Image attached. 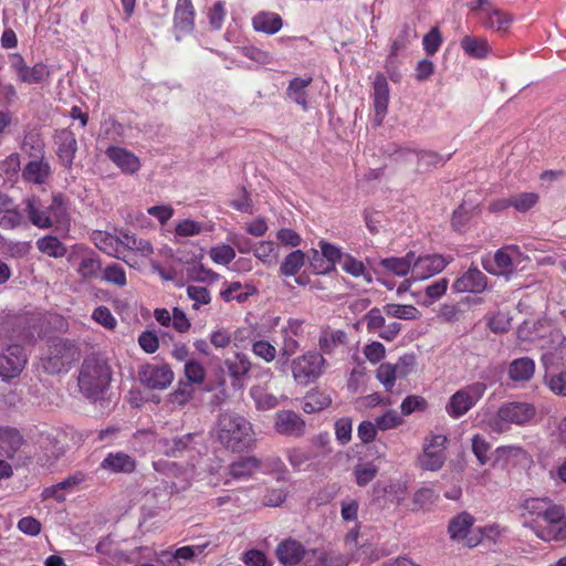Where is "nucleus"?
I'll list each match as a JSON object with an SVG mask.
<instances>
[{
	"mask_svg": "<svg viewBox=\"0 0 566 566\" xmlns=\"http://www.w3.org/2000/svg\"><path fill=\"white\" fill-rule=\"evenodd\" d=\"M522 517L536 536L545 542L566 539V514L548 497H530L522 504Z\"/></svg>",
	"mask_w": 566,
	"mask_h": 566,
	"instance_id": "1",
	"label": "nucleus"
},
{
	"mask_svg": "<svg viewBox=\"0 0 566 566\" xmlns=\"http://www.w3.org/2000/svg\"><path fill=\"white\" fill-rule=\"evenodd\" d=\"M218 427L219 441L232 452H242L252 446V428L243 417L222 413Z\"/></svg>",
	"mask_w": 566,
	"mask_h": 566,
	"instance_id": "2",
	"label": "nucleus"
},
{
	"mask_svg": "<svg viewBox=\"0 0 566 566\" xmlns=\"http://www.w3.org/2000/svg\"><path fill=\"white\" fill-rule=\"evenodd\" d=\"M112 380L109 366L96 357L84 359L80 376L78 386L82 392L91 399L101 398L108 388Z\"/></svg>",
	"mask_w": 566,
	"mask_h": 566,
	"instance_id": "3",
	"label": "nucleus"
},
{
	"mask_svg": "<svg viewBox=\"0 0 566 566\" xmlns=\"http://www.w3.org/2000/svg\"><path fill=\"white\" fill-rule=\"evenodd\" d=\"M326 359L316 350H308L291 363V371L294 381L301 386L315 382L325 371Z\"/></svg>",
	"mask_w": 566,
	"mask_h": 566,
	"instance_id": "4",
	"label": "nucleus"
},
{
	"mask_svg": "<svg viewBox=\"0 0 566 566\" xmlns=\"http://www.w3.org/2000/svg\"><path fill=\"white\" fill-rule=\"evenodd\" d=\"M536 410L532 403L527 402H506L503 403L494 419L490 421L493 431L502 432L504 424L523 426L535 417Z\"/></svg>",
	"mask_w": 566,
	"mask_h": 566,
	"instance_id": "5",
	"label": "nucleus"
},
{
	"mask_svg": "<svg viewBox=\"0 0 566 566\" xmlns=\"http://www.w3.org/2000/svg\"><path fill=\"white\" fill-rule=\"evenodd\" d=\"M485 390L486 385L481 381L464 386L450 397L446 406L447 413L453 419H459L478 403Z\"/></svg>",
	"mask_w": 566,
	"mask_h": 566,
	"instance_id": "6",
	"label": "nucleus"
},
{
	"mask_svg": "<svg viewBox=\"0 0 566 566\" xmlns=\"http://www.w3.org/2000/svg\"><path fill=\"white\" fill-rule=\"evenodd\" d=\"M475 518L468 512H461L449 521L448 534L452 541L467 547L478 546L483 538L482 528H473Z\"/></svg>",
	"mask_w": 566,
	"mask_h": 566,
	"instance_id": "7",
	"label": "nucleus"
},
{
	"mask_svg": "<svg viewBox=\"0 0 566 566\" xmlns=\"http://www.w3.org/2000/svg\"><path fill=\"white\" fill-rule=\"evenodd\" d=\"M447 437L443 434H434L423 446V453L419 458L421 469L437 471L441 469L446 461L444 444Z\"/></svg>",
	"mask_w": 566,
	"mask_h": 566,
	"instance_id": "8",
	"label": "nucleus"
},
{
	"mask_svg": "<svg viewBox=\"0 0 566 566\" xmlns=\"http://www.w3.org/2000/svg\"><path fill=\"white\" fill-rule=\"evenodd\" d=\"M27 364L24 348L20 345H10L0 355V376L11 379L21 374Z\"/></svg>",
	"mask_w": 566,
	"mask_h": 566,
	"instance_id": "9",
	"label": "nucleus"
},
{
	"mask_svg": "<svg viewBox=\"0 0 566 566\" xmlns=\"http://www.w3.org/2000/svg\"><path fill=\"white\" fill-rule=\"evenodd\" d=\"M449 263L450 259L442 254L419 255L412 262L411 275L415 280H427L440 273Z\"/></svg>",
	"mask_w": 566,
	"mask_h": 566,
	"instance_id": "10",
	"label": "nucleus"
},
{
	"mask_svg": "<svg viewBox=\"0 0 566 566\" xmlns=\"http://www.w3.org/2000/svg\"><path fill=\"white\" fill-rule=\"evenodd\" d=\"M488 287L486 275L476 268H470L452 284L454 293H473L480 294Z\"/></svg>",
	"mask_w": 566,
	"mask_h": 566,
	"instance_id": "11",
	"label": "nucleus"
},
{
	"mask_svg": "<svg viewBox=\"0 0 566 566\" xmlns=\"http://www.w3.org/2000/svg\"><path fill=\"white\" fill-rule=\"evenodd\" d=\"M140 380L149 388L165 389L174 380V371L166 365H146L139 373Z\"/></svg>",
	"mask_w": 566,
	"mask_h": 566,
	"instance_id": "12",
	"label": "nucleus"
},
{
	"mask_svg": "<svg viewBox=\"0 0 566 566\" xmlns=\"http://www.w3.org/2000/svg\"><path fill=\"white\" fill-rule=\"evenodd\" d=\"M274 429L283 436L302 437L305 431V421L292 410H281L275 413Z\"/></svg>",
	"mask_w": 566,
	"mask_h": 566,
	"instance_id": "13",
	"label": "nucleus"
},
{
	"mask_svg": "<svg viewBox=\"0 0 566 566\" xmlns=\"http://www.w3.org/2000/svg\"><path fill=\"white\" fill-rule=\"evenodd\" d=\"M389 102V87L386 77L378 73L374 81V108L376 126H380L387 113Z\"/></svg>",
	"mask_w": 566,
	"mask_h": 566,
	"instance_id": "14",
	"label": "nucleus"
},
{
	"mask_svg": "<svg viewBox=\"0 0 566 566\" xmlns=\"http://www.w3.org/2000/svg\"><path fill=\"white\" fill-rule=\"evenodd\" d=\"M23 444L24 438L17 428L0 426V457L13 459Z\"/></svg>",
	"mask_w": 566,
	"mask_h": 566,
	"instance_id": "15",
	"label": "nucleus"
},
{
	"mask_svg": "<svg viewBox=\"0 0 566 566\" xmlns=\"http://www.w3.org/2000/svg\"><path fill=\"white\" fill-rule=\"evenodd\" d=\"M136 460L129 454L118 451L109 452L104 460L101 462L99 468L102 470L109 471L112 473H125L130 474L136 470Z\"/></svg>",
	"mask_w": 566,
	"mask_h": 566,
	"instance_id": "16",
	"label": "nucleus"
},
{
	"mask_svg": "<svg viewBox=\"0 0 566 566\" xmlns=\"http://www.w3.org/2000/svg\"><path fill=\"white\" fill-rule=\"evenodd\" d=\"M275 554L279 562L284 566H294L303 559L305 548L301 542L287 538L277 545Z\"/></svg>",
	"mask_w": 566,
	"mask_h": 566,
	"instance_id": "17",
	"label": "nucleus"
},
{
	"mask_svg": "<svg viewBox=\"0 0 566 566\" xmlns=\"http://www.w3.org/2000/svg\"><path fill=\"white\" fill-rule=\"evenodd\" d=\"M105 154L123 172L134 174L140 168L139 159L125 148L111 146Z\"/></svg>",
	"mask_w": 566,
	"mask_h": 566,
	"instance_id": "18",
	"label": "nucleus"
},
{
	"mask_svg": "<svg viewBox=\"0 0 566 566\" xmlns=\"http://www.w3.org/2000/svg\"><path fill=\"white\" fill-rule=\"evenodd\" d=\"M480 20L484 28L491 29L497 33H506L514 21V17L502 9L495 8L483 13Z\"/></svg>",
	"mask_w": 566,
	"mask_h": 566,
	"instance_id": "19",
	"label": "nucleus"
},
{
	"mask_svg": "<svg viewBox=\"0 0 566 566\" xmlns=\"http://www.w3.org/2000/svg\"><path fill=\"white\" fill-rule=\"evenodd\" d=\"M310 264L316 274H325L334 270L342 250H312Z\"/></svg>",
	"mask_w": 566,
	"mask_h": 566,
	"instance_id": "20",
	"label": "nucleus"
},
{
	"mask_svg": "<svg viewBox=\"0 0 566 566\" xmlns=\"http://www.w3.org/2000/svg\"><path fill=\"white\" fill-rule=\"evenodd\" d=\"M485 271L493 275H509L514 266L512 258L504 250H496L493 256H486L482 261Z\"/></svg>",
	"mask_w": 566,
	"mask_h": 566,
	"instance_id": "21",
	"label": "nucleus"
},
{
	"mask_svg": "<svg viewBox=\"0 0 566 566\" xmlns=\"http://www.w3.org/2000/svg\"><path fill=\"white\" fill-rule=\"evenodd\" d=\"M57 156L62 164L70 168L77 150L75 135L71 130L63 129L57 135Z\"/></svg>",
	"mask_w": 566,
	"mask_h": 566,
	"instance_id": "22",
	"label": "nucleus"
},
{
	"mask_svg": "<svg viewBox=\"0 0 566 566\" xmlns=\"http://www.w3.org/2000/svg\"><path fill=\"white\" fill-rule=\"evenodd\" d=\"M93 240L96 248H99V243L109 247L122 245L123 248H132V245L136 244L134 234H130L129 231H117L116 229L114 230V233L102 231L95 232Z\"/></svg>",
	"mask_w": 566,
	"mask_h": 566,
	"instance_id": "23",
	"label": "nucleus"
},
{
	"mask_svg": "<svg viewBox=\"0 0 566 566\" xmlns=\"http://www.w3.org/2000/svg\"><path fill=\"white\" fill-rule=\"evenodd\" d=\"M261 468V461L255 457H243L233 461L229 468V475L234 480L251 478Z\"/></svg>",
	"mask_w": 566,
	"mask_h": 566,
	"instance_id": "24",
	"label": "nucleus"
},
{
	"mask_svg": "<svg viewBox=\"0 0 566 566\" xmlns=\"http://www.w3.org/2000/svg\"><path fill=\"white\" fill-rule=\"evenodd\" d=\"M535 373V363L530 357H521L511 361L509 377L515 382H525L532 379Z\"/></svg>",
	"mask_w": 566,
	"mask_h": 566,
	"instance_id": "25",
	"label": "nucleus"
},
{
	"mask_svg": "<svg viewBox=\"0 0 566 566\" xmlns=\"http://www.w3.org/2000/svg\"><path fill=\"white\" fill-rule=\"evenodd\" d=\"M195 10L191 0H178L175 9V27L181 32L193 29Z\"/></svg>",
	"mask_w": 566,
	"mask_h": 566,
	"instance_id": "26",
	"label": "nucleus"
},
{
	"mask_svg": "<svg viewBox=\"0 0 566 566\" xmlns=\"http://www.w3.org/2000/svg\"><path fill=\"white\" fill-rule=\"evenodd\" d=\"M25 211L34 226L43 229L53 226L51 214L45 211V208L43 209L39 198L31 197L25 199Z\"/></svg>",
	"mask_w": 566,
	"mask_h": 566,
	"instance_id": "27",
	"label": "nucleus"
},
{
	"mask_svg": "<svg viewBox=\"0 0 566 566\" xmlns=\"http://www.w3.org/2000/svg\"><path fill=\"white\" fill-rule=\"evenodd\" d=\"M347 342V334L342 329H326L318 338V346L323 354L331 355Z\"/></svg>",
	"mask_w": 566,
	"mask_h": 566,
	"instance_id": "28",
	"label": "nucleus"
},
{
	"mask_svg": "<svg viewBox=\"0 0 566 566\" xmlns=\"http://www.w3.org/2000/svg\"><path fill=\"white\" fill-rule=\"evenodd\" d=\"M50 176V166L40 159L35 158L27 164L22 171V177L25 181L42 185L46 181Z\"/></svg>",
	"mask_w": 566,
	"mask_h": 566,
	"instance_id": "29",
	"label": "nucleus"
},
{
	"mask_svg": "<svg viewBox=\"0 0 566 566\" xmlns=\"http://www.w3.org/2000/svg\"><path fill=\"white\" fill-rule=\"evenodd\" d=\"M283 25L282 18L273 12H260L253 18V27L259 32L274 34Z\"/></svg>",
	"mask_w": 566,
	"mask_h": 566,
	"instance_id": "30",
	"label": "nucleus"
},
{
	"mask_svg": "<svg viewBox=\"0 0 566 566\" xmlns=\"http://www.w3.org/2000/svg\"><path fill=\"white\" fill-rule=\"evenodd\" d=\"M332 403V398L328 394L321 390H312L306 394L302 405V409L306 413L319 412Z\"/></svg>",
	"mask_w": 566,
	"mask_h": 566,
	"instance_id": "31",
	"label": "nucleus"
},
{
	"mask_svg": "<svg viewBox=\"0 0 566 566\" xmlns=\"http://www.w3.org/2000/svg\"><path fill=\"white\" fill-rule=\"evenodd\" d=\"M461 48L468 55L475 59H483L490 52V45L485 39L470 35H465L461 40Z\"/></svg>",
	"mask_w": 566,
	"mask_h": 566,
	"instance_id": "32",
	"label": "nucleus"
},
{
	"mask_svg": "<svg viewBox=\"0 0 566 566\" xmlns=\"http://www.w3.org/2000/svg\"><path fill=\"white\" fill-rule=\"evenodd\" d=\"M39 444L44 451L43 455H38V462L41 463V465H51L62 454V449L57 446V442L49 436L41 437Z\"/></svg>",
	"mask_w": 566,
	"mask_h": 566,
	"instance_id": "33",
	"label": "nucleus"
},
{
	"mask_svg": "<svg viewBox=\"0 0 566 566\" xmlns=\"http://www.w3.org/2000/svg\"><path fill=\"white\" fill-rule=\"evenodd\" d=\"M379 469L373 462H358L353 469V475L358 486L368 485L378 474Z\"/></svg>",
	"mask_w": 566,
	"mask_h": 566,
	"instance_id": "34",
	"label": "nucleus"
},
{
	"mask_svg": "<svg viewBox=\"0 0 566 566\" xmlns=\"http://www.w3.org/2000/svg\"><path fill=\"white\" fill-rule=\"evenodd\" d=\"M384 313L390 317L413 321L420 317V311L410 304H386Z\"/></svg>",
	"mask_w": 566,
	"mask_h": 566,
	"instance_id": "35",
	"label": "nucleus"
},
{
	"mask_svg": "<svg viewBox=\"0 0 566 566\" xmlns=\"http://www.w3.org/2000/svg\"><path fill=\"white\" fill-rule=\"evenodd\" d=\"M479 208L478 205L468 206L463 201L454 211L451 218V226L457 231H462L473 217L474 211Z\"/></svg>",
	"mask_w": 566,
	"mask_h": 566,
	"instance_id": "36",
	"label": "nucleus"
},
{
	"mask_svg": "<svg viewBox=\"0 0 566 566\" xmlns=\"http://www.w3.org/2000/svg\"><path fill=\"white\" fill-rule=\"evenodd\" d=\"M226 366L230 376L239 380L250 371L251 361L244 354L237 353L232 359L226 360Z\"/></svg>",
	"mask_w": 566,
	"mask_h": 566,
	"instance_id": "37",
	"label": "nucleus"
},
{
	"mask_svg": "<svg viewBox=\"0 0 566 566\" xmlns=\"http://www.w3.org/2000/svg\"><path fill=\"white\" fill-rule=\"evenodd\" d=\"M195 388L191 384L179 381L178 387L169 394L168 401L174 407L186 406L193 397Z\"/></svg>",
	"mask_w": 566,
	"mask_h": 566,
	"instance_id": "38",
	"label": "nucleus"
},
{
	"mask_svg": "<svg viewBox=\"0 0 566 566\" xmlns=\"http://www.w3.org/2000/svg\"><path fill=\"white\" fill-rule=\"evenodd\" d=\"M311 83H312V77H307V78L295 77V78H293L289 84L287 95L295 103L302 105L303 107H306L305 87L308 86Z\"/></svg>",
	"mask_w": 566,
	"mask_h": 566,
	"instance_id": "39",
	"label": "nucleus"
},
{
	"mask_svg": "<svg viewBox=\"0 0 566 566\" xmlns=\"http://www.w3.org/2000/svg\"><path fill=\"white\" fill-rule=\"evenodd\" d=\"M184 373L187 378L186 382L193 385H202L206 380V369L201 363L191 358L186 360Z\"/></svg>",
	"mask_w": 566,
	"mask_h": 566,
	"instance_id": "40",
	"label": "nucleus"
},
{
	"mask_svg": "<svg viewBox=\"0 0 566 566\" xmlns=\"http://www.w3.org/2000/svg\"><path fill=\"white\" fill-rule=\"evenodd\" d=\"M511 206L518 212L525 213L535 207L539 200L536 192H521L510 197Z\"/></svg>",
	"mask_w": 566,
	"mask_h": 566,
	"instance_id": "41",
	"label": "nucleus"
},
{
	"mask_svg": "<svg viewBox=\"0 0 566 566\" xmlns=\"http://www.w3.org/2000/svg\"><path fill=\"white\" fill-rule=\"evenodd\" d=\"M415 260V254L412 251H410L407 254L406 259L402 258H391L385 260L384 264L385 266L394 272L396 275L403 276L412 269L411 262Z\"/></svg>",
	"mask_w": 566,
	"mask_h": 566,
	"instance_id": "42",
	"label": "nucleus"
},
{
	"mask_svg": "<svg viewBox=\"0 0 566 566\" xmlns=\"http://www.w3.org/2000/svg\"><path fill=\"white\" fill-rule=\"evenodd\" d=\"M49 75L46 66L42 63L35 64L33 67L21 66L20 80L24 83L35 84L44 81Z\"/></svg>",
	"mask_w": 566,
	"mask_h": 566,
	"instance_id": "43",
	"label": "nucleus"
},
{
	"mask_svg": "<svg viewBox=\"0 0 566 566\" xmlns=\"http://www.w3.org/2000/svg\"><path fill=\"white\" fill-rule=\"evenodd\" d=\"M304 264V254L302 250H293L283 261L281 273L290 276L295 275Z\"/></svg>",
	"mask_w": 566,
	"mask_h": 566,
	"instance_id": "44",
	"label": "nucleus"
},
{
	"mask_svg": "<svg viewBox=\"0 0 566 566\" xmlns=\"http://www.w3.org/2000/svg\"><path fill=\"white\" fill-rule=\"evenodd\" d=\"M102 272V264L95 258H84L77 268V273L85 281L98 277Z\"/></svg>",
	"mask_w": 566,
	"mask_h": 566,
	"instance_id": "45",
	"label": "nucleus"
},
{
	"mask_svg": "<svg viewBox=\"0 0 566 566\" xmlns=\"http://www.w3.org/2000/svg\"><path fill=\"white\" fill-rule=\"evenodd\" d=\"M192 439H193V434L188 433L182 437L174 438L171 441H169L167 439L160 440L159 444H164L166 447L164 452L167 455L177 457V454L179 452H182L184 450H186L188 448V446L190 444Z\"/></svg>",
	"mask_w": 566,
	"mask_h": 566,
	"instance_id": "46",
	"label": "nucleus"
},
{
	"mask_svg": "<svg viewBox=\"0 0 566 566\" xmlns=\"http://www.w3.org/2000/svg\"><path fill=\"white\" fill-rule=\"evenodd\" d=\"M102 277L107 283L119 287L125 286L127 283L125 270L117 263L107 265L103 271Z\"/></svg>",
	"mask_w": 566,
	"mask_h": 566,
	"instance_id": "47",
	"label": "nucleus"
},
{
	"mask_svg": "<svg viewBox=\"0 0 566 566\" xmlns=\"http://www.w3.org/2000/svg\"><path fill=\"white\" fill-rule=\"evenodd\" d=\"M376 378L384 385L387 391H391L396 380L398 379V376L392 364L382 363L377 368Z\"/></svg>",
	"mask_w": 566,
	"mask_h": 566,
	"instance_id": "48",
	"label": "nucleus"
},
{
	"mask_svg": "<svg viewBox=\"0 0 566 566\" xmlns=\"http://www.w3.org/2000/svg\"><path fill=\"white\" fill-rule=\"evenodd\" d=\"M45 211L51 214L54 222H62L66 217V205L62 193H56L52 197L51 203L45 207Z\"/></svg>",
	"mask_w": 566,
	"mask_h": 566,
	"instance_id": "49",
	"label": "nucleus"
},
{
	"mask_svg": "<svg viewBox=\"0 0 566 566\" xmlns=\"http://www.w3.org/2000/svg\"><path fill=\"white\" fill-rule=\"evenodd\" d=\"M376 426L379 430L386 431L395 429L403 423L401 415L396 410H387L382 416L376 418Z\"/></svg>",
	"mask_w": 566,
	"mask_h": 566,
	"instance_id": "50",
	"label": "nucleus"
},
{
	"mask_svg": "<svg viewBox=\"0 0 566 566\" xmlns=\"http://www.w3.org/2000/svg\"><path fill=\"white\" fill-rule=\"evenodd\" d=\"M384 308L378 307L370 308L364 316L368 333H379L380 328L385 326V317L382 315Z\"/></svg>",
	"mask_w": 566,
	"mask_h": 566,
	"instance_id": "51",
	"label": "nucleus"
},
{
	"mask_svg": "<svg viewBox=\"0 0 566 566\" xmlns=\"http://www.w3.org/2000/svg\"><path fill=\"white\" fill-rule=\"evenodd\" d=\"M337 262L346 273L352 274L355 277H358L365 273L366 268L364 263L352 258L350 255H343L342 252H339Z\"/></svg>",
	"mask_w": 566,
	"mask_h": 566,
	"instance_id": "52",
	"label": "nucleus"
},
{
	"mask_svg": "<svg viewBox=\"0 0 566 566\" xmlns=\"http://www.w3.org/2000/svg\"><path fill=\"white\" fill-rule=\"evenodd\" d=\"M187 294L193 301L192 307L198 310L201 305H207L211 302L210 292L207 287L200 285H189Z\"/></svg>",
	"mask_w": 566,
	"mask_h": 566,
	"instance_id": "53",
	"label": "nucleus"
},
{
	"mask_svg": "<svg viewBox=\"0 0 566 566\" xmlns=\"http://www.w3.org/2000/svg\"><path fill=\"white\" fill-rule=\"evenodd\" d=\"M252 352L259 358L271 363L276 357V348L268 340L260 339L252 343Z\"/></svg>",
	"mask_w": 566,
	"mask_h": 566,
	"instance_id": "54",
	"label": "nucleus"
},
{
	"mask_svg": "<svg viewBox=\"0 0 566 566\" xmlns=\"http://www.w3.org/2000/svg\"><path fill=\"white\" fill-rule=\"evenodd\" d=\"M424 51L428 55H434L441 43H442V35L438 27H433L424 36L422 40Z\"/></svg>",
	"mask_w": 566,
	"mask_h": 566,
	"instance_id": "55",
	"label": "nucleus"
},
{
	"mask_svg": "<svg viewBox=\"0 0 566 566\" xmlns=\"http://www.w3.org/2000/svg\"><path fill=\"white\" fill-rule=\"evenodd\" d=\"M545 384L555 395L566 397V370L546 376Z\"/></svg>",
	"mask_w": 566,
	"mask_h": 566,
	"instance_id": "56",
	"label": "nucleus"
},
{
	"mask_svg": "<svg viewBox=\"0 0 566 566\" xmlns=\"http://www.w3.org/2000/svg\"><path fill=\"white\" fill-rule=\"evenodd\" d=\"M286 457L294 470H301L302 467L311 460V453L303 448H292L286 451Z\"/></svg>",
	"mask_w": 566,
	"mask_h": 566,
	"instance_id": "57",
	"label": "nucleus"
},
{
	"mask_svg": "<svg viewBox=\"0 0 566 566\" xmlns=\"http://www.w3.org/2000/svg\"><path fill=\"white\" fill-rule=\"evenodd\" d=\"M490 448V443L482 436L475 434L472 438V451L481 465L489 461L488 452Z\"/></svg>",
	"mask_w": 566,
	"mask_h": 566,
	"instance_id": "58",
	"label": "nucleus"
},
{
	"mask_svg": "<svg viewBox=\"0 0 566 566\" xmlns=\"http://www.w3.org/2000/svg\"><path fill=\"white\" fill-rule=\"evenodd\" d=\"M428 403L423 397L420 396H408L401 402V413L409 416L417 410H424Z\"/></svg>",
	"mask_w": 566,
	"mask_h": 566,
	"instance_id": "59",
	"label": "nucleus"
},
{
	"mask_svg": "<svg viewBox=\"0 0 566 566\" xmlns=\"http://www.w3.org/2000/svg\"><path fill=\"white\" fill-rule=\"evenodd\" d=\"M92 317L95 322H97L107 329H113L117 324V321L113 316L109 308L104 305L96 307L93 312Z\"/></svg>",
	"mask_w": 566,
	"mask_h": 566,
	"instance_id": "60",
	"label": "nucleus"
},
{
	"mask_svg": "<svg viewBox=\"0 0 566 566\" xmlns=\"http://www.w3.org/2000/svg\"><path fill=\"white\" fill-rule=\"evenodd\" d=\"M22 214L13 208L0 209V227L12 229L19 226L22 221Z\"/></svg>",
	"mask_w": 566,
	"mask_h": 566,
	"instance_id": "61",
	"label": "nucleus"
},
{
	"mask_svg": "<svg viewBox=\"0 0 566 566\" xmlns=\"http://www.w3.org/2000/svg\"><path fill=\"white\" fill-rule=\"evenodd\" d=\"M353 423L349 418H340L335 422V436L342 443L346 444L352 439Z\"/></svg>",
	"mask_w": 566,
	"mask_h": 566,
	"instance_id": "62",
	"label": "nucleus"
},
{
	"mask_svg": "<svg viewBox=\"0 0 566 566\" xmlns=\"http://www.w3.org/2000/svg\"><path fill=\"white\" fill-rule=\"evenodd\" d=\"M488 327L495 334H503L510 329V321L503 313H495L488 317Z\"/></svg>",
	"mask_w": 566,
	"mask_h": 566,
	"instance_id": "63",
	"label": "nucleus"
},
{
	"mask_svg": "<svg viewBox=\"0 0 566 566\" xmlns=\"http://www.w3.org/2000/svg\"><path fill=\"white\" fill-rule=\"evenodd\" d=\"M243 563L247 566H271L266 555L259 549H249L243 554Z\"/></svg>",
	"mask_w": 566,
	"mask_h": 566,
	"instance_id": "64",
	"label": "nucleus"
}]
</instances>
